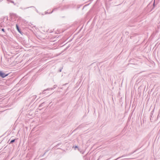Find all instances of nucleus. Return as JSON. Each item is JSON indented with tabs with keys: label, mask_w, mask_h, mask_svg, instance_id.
Returning <instances> with one entry per match:
<instances>
[{
	"label": "nucleus",
	"mask_w": 160,
	"mask_h": 160,
	"mask_svg": "<svg viewBox=\"0 0 160 160\" xmlns=\"http://www.w3.org/2000/svg\"><path fill=\"white\" fill-rule=\"evenodd\" d=\"M48 13V12H46V13Z\"/></svg>",
	"instance_id": "18"
},
{
	"label": "nucleus",
	"mask_w": 160,
	"mask_h": 160,
	"mask_svg": "<svg viewBox=\"0 0 160 160\" xmlns=\"http://www.w3.org/2000/svg\"><path fill=\"white\" fill-rule=\"evenodd\" d=\"M57 9V8H54L53 10L52 11V12H51L50 13H52L53 12V11H55V10H56Z\"/></svg>",
	"instance_id": "7"
},
{
	"label": "nucleus",
	"mask_w": 160,
	"mask_h": 160,
	"mask_svg": "<svg viewBox=\"0 0 160 160\" xmlns=\"http://www.w3.org/2000/svg\"><path fill=\"white\" fill-rule=\"evenodd\" d=\"M16 26L17 29V30H18V31L19 32H20V30L19 28V26H18V25L17 24H16Z\"/></svg>",
	"instance_id": "4"
},
{
	"label": "nucleus",
	"mask_w": 160,
	"mask_h": 160,
	"mask_svg": "<svg viewBox=\"0 0 160 160\" xmlns=\"http://www.w3.org/2000/svg\"><path fill=\"white\" fill-rule=\"evenodd\" d=\"M128 159V158H122V159Z\"/></svg>",
	"instance_id": "13"
},
{
	"label": "nucleus",
	"mask_w": 160,
	"mask_h": 160,
	"mask_svg": "<svg viewBox=\"0 0 160 160\" xmlns=\"http://www.w3.org/2000/svg\"><path fill=\"white\" fill-rule=\"evenodd\" d=\"M37 96L34 95L32 96L31 98H32V102H33L37 98Z\"/></svg>",
	"instance_id": "3"
},
{
	"label": "nucleus",
	"mask_w": 160,
	"mask_h": 160,
	"mask_svg": "<svg viewBox=\"0 0 160 160\" xmlns=\"http://www.w3.org/2000/svg\"><path fill=\"white\" fill-rule=\"evenodd\" d=\"M3 23H1L0 24V26H1V27H2V25H3Z\"/></svg>",
	"instance_id": "9"
},
{
	"label": "nucleus",
	"mask_w": 160,
	"mask_h": 160,
	"mask_svg": "<svg viewBox=\"0 0 160 160\" xmlns=\"http://www.w3.org/2000/svg\"><path fill=\"white\" fill-rule=\"evenodd\" d=\"M48 13V12H46V13Z\"/></svg>",
	"instance_id": "17"
},
{
	"label": "nucleus",
	"mask_w": 160,
	"mask_h": 160,
	"mask_svg": "<svg viewBox=\"0 0 160 160\" xmlns=\"http://www.w3.org/2000/svg\"><path fill=\"white\" fill-rule=\"evenodd\" d=\"M2 31H3L4 32H5V30L4 28H2L1 29Z\"/></svg>",
	"instance_id": "10"
},
{
	"label": "nucleus",
	"mask_w": 160,
	"mask_h": 160,
	"mask_svg": "<svg viewBox=\"0 0 160 160\" xmlns=\"http://www.w3.org/2000/svg\"><path fill=\"white\" fill-rule=\"evenodd\" d=\"M136 151H135L134 152H133L132 153H133L134 152H135Z\"/></svg>",
	"instance_id": "15"
},
{
	"label": "nucleus",
	"mask_w": 160,
	"mask_h": 160,
	"mask_svg": "<svg viewBox=\"0 0 160 160\" xmlns=\"http://www.w3.org/2000/svg\"><path fill=\"white\" fill-rule=\"evenodd\" d=\"M15 139H12V140H11L10 141V142H9V144H11V143H12L14 142L15 141Z\"/></svg>",
	"instance_id": "5"
},
{
	"label": "nucleus",
	"mask_w": 160,
	"mask_h": 160,
	"mask_svg": "<svg viewBox=\"0 0 160 160\" xmlns=\"http://www.w3.org/2000/svg\"><path fill=\"white\" fill-rule=\"evenodd\" d=\"M74 148L75 149H76V148H78V147L77 146H75Z\"/></svg>",
	"instance_id": "11"
},
{
	"label": "nucleus",
	"mask_w": 160,
	"mask_h": 160,
	"mask_svg": "<svg viewBox=\"0 0 160 160\" xmlns=\"http://www.w3.org/2000/svg\"><path fill=\"white\" fill-rule=\"evenodd\" d=\"M155 1L154 0V2H153V7L152 9V10H151V11H152V9H153L154 8H155Z\"/></svg>",
	"instance_id": "6"
},
{
	"label": "nucleus",
	"mask_w": 160,
	"mask_h": 160,
	"mask_svg": "<svg viewBox=\"0 0 160 160\" xmlns=\"http://www.w3.org/2000/svg\"><path fill=\"white\" fill-rule=\"evenodd\" d=\"M125 157L124 156H122L121 157H119L118 158H117V159H115L114 160H117L118 159L120 158H123V157Z\"/></svg>",
	"instance_id": "8"
},
{
	"label": "nucleus",
	"mask_w": 160,
	"mask_h": 160,
	"mask_svg": "<svg viewBox=\"0 0 160 160\" xmlns=\"http://www.w3.org/2000/svg\"><path fill=\"white\" fill-rule=\"evenodd\" d=\"M61 71H62V69H60L59 70V72H61Z\"/></svg>",
	"instance_id": "14"
},
{
	"label": "nucleus",
	"mask_w": 160,
	"mask_h": 160,
	"mask_svg": "<svg viewBox=\"0 0 160 160\" xmlns=\"http://www.w3.org/2000/svg\"><path fill=\"white\" fill-rule=\"evenodd\" d=\"M57 87L56 85H54L53 87L52 88H48L46 89H45L42 92V94H44L46 93L45 91H48V90H52V89H54L55 88Z\"/></svg>",
	"instance_id": "1"
},
{
	"label": "nucleus",
	"mask_w": 160,
	"mask_h": 160,
	"mask_svg": "<svg viewBox=\"0 0 160 160\" xmlns=\"http://www.w3.org/2000/svg\"><path fill=\"white\" fill-rule=\"evenodd\" d=\"M30 8H32V7H33V6H32V7H30Z\"/></svg>",
	"instance_id": "16"
},
{
	"label": "nucleus",
	"mask_w": 160,
	"mask_h": 160,
	"mask_svg": "<svg viewBox=\"0 0 160 160\" xmlns=\"http://www.w3.org/2000/svg\"><path fill=\"white\" fill-rule=\"evenodd\" d=\"M8 74H5L4 72L0 71V76L2 78H4L7 76Z\"/></svg>",
	"instance_id": "2"
},
{
	"label": "nucleus",
	"mask_w": 160,
	"mask_h": 160,
	"mask_svg": "<svg viewBox=\"0 0 160 160\" xmlns=\"http://www.w3.org/2000/svg\"><path fill=\"white\" fill-rule=\"evenodd\" d=\"M11 2H12V3H13L14 4V5H15V4L14 3V2L13 1H11Z\"/></svg>",
	"instance_id": "12"
}]
</instances>
